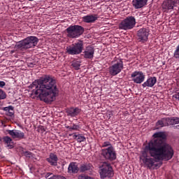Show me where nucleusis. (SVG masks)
<instances>
[{"label":"nucleus","mask_w":179,"mask_h":179,"mask_svg":"<svg viewBox=\"0 0 179 179\" xmlns=\"http://www.w3.org/2000/svg\"><path fill=\"white\" fill-rule=\"evenodd\" d=\"M154 140L150 141L145 146V150H150L151 157H155L158 162L160 160H171L174 156V150L171 145L166 142L167 136L164 131H159L153 134Z\"/></svg>","instance_id":"f03ea898"},{"label":"nucleus","mask_w":179,"mask_h":179,"mask_svg":"<svg viewBox=\"0 0 179 179\" xmlns=\"http://www.w3.org/2000/svg\"><path fill=\"white\" fill-rule=\"evenodd\" d=\"M78 179H94V178L88 176H79Z\"/></svg>","instance_id":"2f4dec72"},{"label":"nucleus","mask_w":179,"mask_h":179,"mask_svg":"<svg viewBox=\"0 0 179 179\" xmlns=\"http://www.w3.org/2000/svg\"><path fill=\"white\" fill-rule=\"evenodd\" d=\"M4 99H6V94L3 90H0V100H4Z\"/></svg>","instance_id":"7c9ffc66"},{"label":"nucleus","mask_w":179,"mask_h":179,"mask_svg":"<svg viewBox=\"0 0 179 179\" xmlns=\"http://www.w3.org/2000/svg\"><path fill=\"white\" fill-rule=\"evenodd\" d=\"M4 111H6V114L8 117H15V110H13V106H9L3 108Z\"/></svg>","instance_id":"393cba45"},{"label":"nucleus","mask_w":179,"mask_h":179,"mask_svg":"<svg viewBox=\"0 0 179 179\" xmlns=\"http://www.w3.org/2000/svg\"><path fill=\"white\" fill-rule=\"evenodd\" d=\"M67 129L69 131H79V129L80 128L79 125L73 124V126H68L66 127Z\"/></svg>","instance_id":"c756f323"},{"label":"nucleus","mask_w":179,"mask_h":179,"mask_svg":"<svg viewBox=\"0 0 179 179\" xmlns=\"http://www.w3.org/2000/svg\"><path fill=\"white\" fill-rule=\"evenodd\" d=\"M97 19H99L97 15H89L83 17V21L85 22V23H94Z\"/></svg>","instance_id":"6ab92c4d"},{"label":"nucleus","mask_w":179,"mask_h":179,"mask_svg":"<svg viewBox=\"0 0 179 179\" xmlns=\"http://www.w3.org/2000/svg\"><path fill=\"white\" fill-rule=\"evenodd\" d=\"M0 152H1V147H0Z\"/></svg>","instance_id":"a19ab883"},{"label":"nucleus","mask_w":179,"mask_h":179,"mask_svg":"<svg viewBox=\"0 0 179 179\" xmlns=\"http://www.w3.org/2000/svg\"><path fill=\"white\" fill-rule=\"evenodd\" d=\"M46 160L51 166H57L58 164V157L54 153H50V157L47 158Z\"/></svg>","instance_id":"412c9836"},{"label":"nucleus","mask_w":179,"mask_h":179,"mask_svg":"<svg viewBox=\"0 0 179 179\" xmlns=\"http://www.w3.org/2000/svg\"><path fill=\"white\" fill-rule=\"evenodd\" d=\"M6 85V83H5V82L0 81V87H3V86H5Z\"/></svg>","instance_id":"c9c22d12"},{"label":"nucleus","mask_w":179,"mask_h":179,"mask_svg":"<svg viewBox=\"0 0 179 179\" xmlns=\"http://www.w3.org/2000/svg\"><path fill=\"white\" fill-rule=\"evenodd\" d=\"M73 137V139H76L77 142H79V143H81V142H85V141H86V137L80 134H74Z\"/></svg>","instance_id":"a878e982"},{"label":"nucleus","mask_w":179,"mask_h":179,"mask_svg":"<svg viewBox=\"0 0 179 179\" xmlns=\"http://www.w3.org/2000/svg\"><path fill=\"white\" fill-rule=\"evenodd\" d=\"M66 31L69 38H78L85 33V28L80 25H71L66 29Z\"/></svg>","instance_id":"20e7f679"},{"label":"nucleus","mask_w":179,"mask_h":179,"mask_svg":"<svg viewBox=\"0 0 179 179\" xmlns=\"http://www.w3.org/2000/svg\"><path fill=\"white\" fill-rule=\"evenodd\" d=\"M131 78L134 83L141 84L145 80V76L142 71H135L131 74Z\"/></svg>","instance_id":"ddd939ff"},{"label":"nucleus","mask_w":179,"mask_h":179,"mask_svg":"<svg viewBox=\"0 0 179 179\" xmlns=\"http://www.w3.org/2000/svg\"><path fill=\"white\" fill-rule=\"evenodd\" d=\"M149 29L147 28H141L137 31V40L139 43H146L148 40Z\"/></svg>","instance_id":"9d476101"},{"label":"nucleus","mask_w":179,"mask_h":179,"mask_svg":"<svg viewBox=\"0 0 179 179\" xmlns=\"http://www.w3.org/2000/svg\"><path fill=\"white\" fill-rule=\"evenodd\" d=\"M170 126V117H163L156 122V127L163 128V127Z\"/></svg>","instance_id":"a211bd4d"},{"label":"nucleus","mask_w":179,"mask_h":179,"mask_svg":"<svg viewBox=\"0 0 179 179\" xmlns=\"http://www.w3.org/2000/svg\"><path fill=\"white\" fill-rule=\"evenodd\" d=\"M72 135H73V134H69V136H72Z\"/></svg>","instance_id":"58836bf2"},{"label":"nucleus","mask_w":179,"mask_h":179,"mask_svg":"<svg viewBox=\"0 0 179 179\" xmlns=\"http://www.w3.org/2000/svg\"><path fill=\"white\" fill-rule=\"evenodd\" d=\"M83 54L84 58L86 59H93L94 58V48L92 46L86 47Z\"/></svg>","instance_id":"2eb2a0df"},{"label":"nucleus","mask_w":179,"mask_h":179,"mask_svg":"<svg viewBox=\"0 0 179 179\" xmlns=\"http://www.w3.org/2000/svg\"><path fill=\"white\" fill-rule=\"evenodd\" d=\"M69 55H78L83 51V42L80 41L66 48Z\"/></svg>","instance_id":"0eeeda50"},{"label":"nucleus","mask_w":179,"mask_h":179,"mask_svg":"<svg viewBox=\"0 0 179 179\" xmlns=\"http://www.w3.org/2000/svg\"><path fill=\"white\" fill-rule=\"evenodd\" d=\"M2 141V138L1 137H0V142Z\"/></svg>","instance_id":"4c0bfd02"},{"label":"nucleus","mask_w":179,"mask_h":179,"mask_svg":"<svg viewBox=\"0 0 179 179\" xmlns=\"http://www.w3.org/2000/svg\"><path fill=\"white\" fill-rule=\"evenodd\" d=\"M3 139V142H4L5 145L8 148V149H13L15 148V144L13 143V140L9 136H4Z\"/></svg>","instance_id":"4be33fe9"},{"label":"nucleus","mask_w":179,"mask_h":179,"mask_svg":"<svg viewBox=\"0 0 179 179\" xmlns=\"http://www.w3.org/2000/svg\"><path fill=\"white\" fill-rule=\"evenodd\" d=\"M69 173H73L76 174L79 171V167H78V164L76 162L70 163L69 168H68Z\"/></svg>","instance_id":"5701e85b"},{"label":"nucleus","mask_w":179,"mask_h":179,"mask_svg":"<svg viewBox=\"0 0 179 179\" xmlns=\"http://www.w3.org/2000/svg\"><path fill=\"white\" fill-rule=\"evenodd\" d=\"M179 124L178 117H169V125H177Z\"/></svg>","instance_id":"bb28decb"},{"label":"nucleus","mask_w":179,"mask_h":179,"mask_svg":"<svg viewBox=\"0 0 179 179\" xmlns=\"http://www.w3.org/2000/svg\"><path fill=\"white\" fill-rule=\"evenodd\" d=\"M178 3H179V0H165L162 4V9L164 12H167V10L174 9V6H177Z\"/></svg>","instance_id":"f8f14e48"},{"label":"nucleus","mask_w":179,"mask_h":179,"mask_svg":"<svg viewBox=\"0 0 179 179\" xmlns=\"http://www.w3.org/2000/svg\"><path fill=\"white\" fill-rule=\"evenodd\" d=\"M8 134L12 136L13 139H25L24 133L20 130H8Z\"/></svg>","instance_id":"4468645a"},{"label":"nucleus","mask_w":179,"mask_h":179,"mask_svg":"<svg viewBox=\"0 0 179 179\" xmlns=\"http://www.w3.org/2000/svg\"><path fill=\"white\" fill-rule=\"evenodd\" d=\"M107 146H111V143H110L108 141L104 142L102 145L103 148H107Z\"/></svg>","instance_id":"72a5a7b5"},{"label":"nucleus","mask_w":179,"mask_h":179,"mask_svg":"<svg viewBox=\"0 0 179 179\" xmlns=\"http://www.w3.org/2000/svg\"><path fill=\"white\" fill-rule=\"evenodd\" d=\"M156 82H157V78H156V77H150L142 85V86L143 87H153L154 85H156Z\"/></svg>","instance_id":"aec40b11"},{"label":"nucleus","mask_w":179,"mask_h":179,"mask_svg":"<svg viewBox=\"0 0 179 179\" xmlns=\"http://www.w3.org/2000/svg\"><path fill=\"white\" fill-rule=\"evenodd\" d=\"M136 24V20L134 16L127 17L119 24V29L120 30H131L135 27Z\"/></svg>","instance_id":"39448f33"},{"label":"nucleus","mask_w":179,"mask_h":179,"mask_svg":"<svg viewBox=\"0 0 179 179\" xmlns=\"http://www.w3.org/2000/svg\"><path fill=\"white\" fill-rule=\"evenodd\" d=\"M101 155L106 160H115L117 159V154L113 146L102 150Z\"/></svg>","instance_id":"1a4fd4ad"},{"label":"nucleus","mask_w":179,"mask_h":179,"mask_svg":"<svg viewBox=\"0 0 179 179\" xmlns=\"http://www.w3.org/2000/svg\"><path fill=\"white\" fill-rule=\"evenodd\" d=\"M131 3L135 9H142L148 5V0H133Z\"/></svg>","instance_id":"dca6fc26"},{"label":"nucleus","mask_w":179,"mask_h":179,"mask_svg":"<svg viewBox=\"0 0 179 179\" xmlns=\"http://www.w3.org/2000/svg\"><path fill=\"white\" fill-rule=\"evenodd\" d=\"M24 155L26 156V157H31V153L29 151L24 152Z\"/></svg>","instance_id":"f704fd0d"},{"label":"nucleus","mask_w":179,"mask_h":179,"mask_svg":"<svg viewBox=\"0 0 179 179\" xmlns=\"http://www.w3.org/2000/svg\"><path fill=\"white\" fill-rule=\"evenodd\" d=\"M122 69H124V64L122 60H120L119 62H117L109 67V73L112 75V76H115L116 75H118Z\"/></svg>","instance_id":"9b49d317"},{"label":"nucleus","mask_w":179,"mask_h":179,"mask_svg":"<svg viewBox=\"0 0 179 179\" xmlns=\"http://www.w3.org/2000/svg\"><path fill=\"white\" fill-rule=\"evenodd\" d=\"M176 129H179V124L176 126Z\"/></svg>","instance_id":"e433bc0d"},{"label":"nucleus","mask_w":179,"mask_h":179,"mask_svg":"<svg viewBox=\"0 0 179 179\" xmlns=\"http://www.w3.org/2000/svg\"><path fill=\"white\" fill-rule=\"evenodd\" d=\"M29 1H34V0H29Z\"/></svg>","instance_id":"ea45409f"},{"label":"nucleus","mask_w":179,"mask_h":179,"mask_svg":"<svg viewBox=\"0 0 179 179\" xmlns=\"http://www.w3.org/2000/svg\"><path fill=\"white\" fill-rule=\"evenodd\" d=\"M82 111L79 108H69L66 110V113L68 117H76Z\"/></svg>","instance_id":"f3484780"},{"label":"nucleus","mask_w":179,"mask_h":179,"mask_svg":"<svg viewBox=\"0 0 179 179\" xmlns=\"http://www.w3.org/2000/svg\"><path fill=\"white\" fill-rule=\"evenodd\" d=\"M27 65L28 66H29L30 68H34V65H36V62H27Z\"/></svg>","instance_id":"473e14b6"},{"label":"nucleus","mask_w":179,"mask_h":179,"mask_svg":"<svg viewBox=\"0 0 179 179\" xmlns=\"http://www.w3.org/2000/svg\"><path fill=\"white\" fill-rule=\"evenodd\" d=\"M71 66L76 69V71H79L80 69V62L74 60L71 62Z\"/></svg>","instance_id":"c85d7f7f"},{"label":"nucleus","mask_w":179,"mask_h":179,"mask_svg":"<svg viewBox=\"0 0 179 179\" xmlns=\"http://www.w3.org/2000/svg\"><path fill=\"white\" fill-rule=\"evenodd\" d=\"M92 169V164H83L80 166V171L81 173H85V171H87Z\"/></svg>","instance_id":"cd10ccee"},{"label":"nucleus","mask_w":179,"mask_h":179,"mask_svg":"<svg viewBox=\"0 0 179 179\" xmlns=\"http://www.w3.org/2000/svg\"><path fill=\"white\" fill-rule=\"evenodd\" d=\"M45 178L46 179H66L65 177L59 176V175H55L51 172H48L45 175Z\"/></svg>","instance_id":"b1692460"},{"label":"nucleus","mask_w":179,"mask_h":179,"mask_svg":"<svg viewBox=\"0 0 179 179\" xmlns=\"http://www.w3.org/2000/svg\"><path fill=\"white\" fill-rule=\"evenodd\" d=\"M37 44H38V38L31 36L18 42L15 45V47L21 51H26L29 48H34Z\"/></svg>","instance_id":"7ed1b4c3"},{"label":"nucleus","mask_w":179,"mask_h":179,"mask_svg":"<svg viewBox=\"0 0 179 179\" xmlns=\"http://www.w3.org/2000/svg\"><path fill=\"white\" fill-rule=\"evenodd\" d=\"M101 171L99 173L101 179L111 178L114 176V171H113V167L111 164L104 162L101 165Z\"/></svg>","instance_id":"423d86ee"},{"label":"nucleus","mask_w":179,"mask_h":179,"mask_svg":"<svg viewBox=\"0 0 179 179\" xmlns=\"http://www.w3.org/2000/svg\"><path fill=\"white\" fill-rule=\"evenodd\" d=\"M32 94L38 96L41 101L48 104L55 101L59 94L57 87V80L50 76H45L38 80H36L30 85Z\"/></svg>","instance_id":"f257e3e1"},{"label":"nucleus","mask_w":179,"mask_h":179,"mask_svg":"<svg viewBox=\"0 0 179 179\" xmlns=\"http://www.w3.org/2000/svg\"><path fill=\"white\" fill-rule=\"evenodd\" d=\"M148 152L150 154V151L149 150H146V147L144 148V151L143 152V163L145 164V167L148 169H152L153 166H155V163H156L155 158H152L150 157H148Z\"/></svg>","instance_id":"6e6552de"}]
</instances>
